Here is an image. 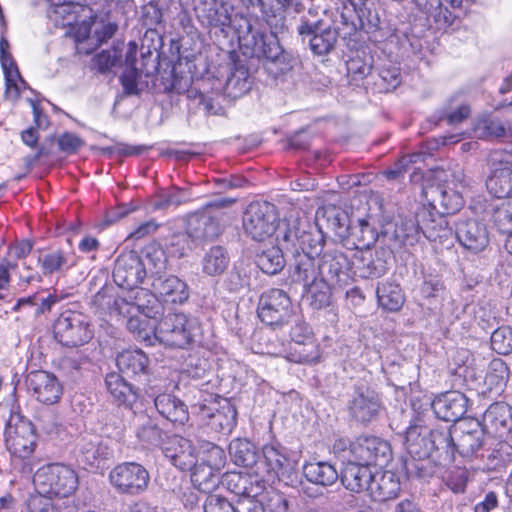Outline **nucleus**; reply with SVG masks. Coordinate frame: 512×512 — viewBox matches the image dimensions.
Returning <instances> with one entry per match:
<instances>
[{
    "instance_id": "nucleus-62",
    "label": "nucleus",
    "mask_w": 512,
    "mask_h": 512,
    "mask_svg": "<svg viewBox=\"0 0 512 512\" xmlns=\"http://www.w3.org/2000/svg\"><path fill=\"white\" fill-rule=\"evenodd\" d=\"M80 453L83 462L90 466H95L97 461L108 459L111 452L108 447L103 445L95 437V440L84 441L80 445Z\"/></svg>"
},
{
    "instance_id": "nucleus-42",
    "label": "nucleus",
    "mask_w": 512,
    "mask_h": 512,
    "mask_svg": "<svg viewBox=\"0 0 512 512\" xmlns=\"http://www.w3.org/2000/svg\"><path fill=\"white\" fill-rule=\"evenodd\" d=\"M400 83V68L391 63L382 64L376 71L373 70L371 81H367V84L372 85L377 93L390 92L396 89Z\"/></svg>"
},
{
    "instance_id": "nucleus-61",
    "label": "nucleus",
    "mask_w": 512,
    "mask_h": 512,
    "mask_svg": "<svg viewBox=\"0 0 512 512\" xmlns=\"http://www.w3.org/2000/svg\"><path fill=\"white\" fill-rule=\"evenodd\" d=\"M475 133L479 138H507L510 136V131L499 120L494 118H484L477 122L475 126Z\"/></svg>"
},
{
    "instance_id": "nucleus-50",
    "label": "nucleus",
    "mask_w": 512,
    "mask_h": 512,
    "mask_svg": "<svg viewBox=\"0 0 512 512\" xmlns=\"http://www.w3.org/2000/svg\"><path fill=\"white\" fill-rule=\"evenodd\" d=\"M256 264L265 274L276 275L283 270L286 260L280 247L271 246L256 255Z\"/></svg>"
},
{
    "instance_id": "nucleus-58",
    "label": "nucleus",
    "mask_w": 512,
    "mask_h": 512,
    "mask_svg": "<svg viewBox=\"0 0 512 512\" xmlns=\"http://www.w3.org/2000/svg\"><path fill=\"white\" fill-rule=\"evenodd\" d=\"M127 313L131 314L127 320V329L133 333L138 340L147 341L149 344H153L152 339H154L156 325L151 324V319L142 315H133L130 309Z\"/></svg>"
},
{
    "instance_id": "nucleus-39",
    "label": "nucleus",
    "mask_w": 512,
    "mask_h": 512,
    "mask_svg": "<svg viewBox=\"0 0 512 512\" xmlns=\"http://www.w3.org/2000/svg\"><path fill=\"white\" fill-rule=\"evenodd\" d=\"M430 205L438 210L439 214H454L463 206L461 194L446 186L431 187L427 192Z\"/></svg>"
},
{
    "instance_id": "nucleus-4",
    "label": "nucleus",
    "mask_w": 512,
    "mask_h": 512,
    "mask_svg": "<svg viewBox=\"0 0 512 512\" xmlns=\"http://www.w3.org/2000/svg\"><path fill=\"white\" fill-rule=\"evenodd\" d=\"M196 325L183 313H168L155 327L154 339L170 347L185 349L194 342Z\"/></svg>"
},
{
    "instance_id": "nucleus-64",
    "label": "nucleus",
    "mask_w": 512,
    "mask_h": 512,
    "mask_svg": "<svg viewBox=\"0 0 512 512\" xmlns=\"http://www.w3.org/2000/svg\"><path fill=\"white\" fill-rule=\"evenodd\" d=\"M491 347L500 355L512 353V327L501 326L495 329L491 335Z\"/></svg>"
},
{
    "instance_id": "nucleus-18",
    "label": "nucleus",
    "mask_w": 512,
    "mask_h": 512,
    "mask_svg": "<svg viewBox=\"0 0 512 512\" xmlns=\"http://www.w3.org/2000/svg\"><path fill=\"white\" fill-rule=\"evenodd\" d=\"M390 258L391 252L385 248L361 250L355 255V273L363 279L380 278L387 273Z\"/></svg>"
},
{
    "instance_id": "nucleus-12",
    "label": "nucleus",
    "mask_w": 512,
    "mask_h": 512,
    "mask_svg": "<svg viewBox=\"0 0 512 512\" xmlns=\"http://www.w3.org/2000/svg\"><path fill=\"white\" fill-rule=\"evenodd\" d=\"M205 425L217 433H230L236 425L237 411L227 400H214L209 404L199 403L193 405Z\"/></svg>"
},
{
    "instance_id": "nucleus-34",
    "label": "nucleus",
    "mask_w": 512,
    "mask_h": 512,
    "mask_svg": "<svg viewBox=\"0 0 512 512\" xmlns=\"http://www.w3.org/2000/svg\"><path fill=\"white\" fill-rule=\"evenodd\" d=\"M92 338L88 317L81 312L66 309V347H77Z\"/></svg>"
},
{
    "instance_id": "nucleus-44",
    "label": "nucleus",
    "mask_w": 512,
    "mask_h": 512,
    "mask_svg": "<svg viewBox=\"0 0 512 512\" xmlns=\"http://www.w3.org/2000/svg\"><path fill=\"white\" fill-rule=\"evenodd\" d=\"M316 216L317 218L321 216L326 220L328 228H330L341 240H345L349 236L351 221L348 214L343 209L329 204L318 209Z\"/></svg>"
},
{
    "instance_id": "nucleus-45",
    "label": "nucleus",
    "mask_w": 512,
    "mask_h": 512,
    "mask_svg": "<svg viewBox=\"0 0 512 512\" xmlns=\"http://www.w3.org/2000/svg\"><path fill=\"white\" fill-rule=\"evenodd\" d=\"M105 386L110 395L120 405L131 406L137 399V391L117 372L106 375Z\"/></svg>"
},
{
    "instance_id": "nucleus-49",
    "label": "nucleus",
    "mask_w": 512,
    "mask_h": 512,
    "mask_svg": "<svg viewBox=\"0 0 512 512\" xmlns=\"http://www.w3.org/2000/svg\"><path fill=\"white\" fill-rule=\"evenodd\" d=\"M191 471V481L194 487L201 492H211L220 482V471L209 467V465L202 464L198 460L193 465Z\"/></svg>"
},
{
    "instance_id": "nucleus-41",
    "label": "nucleus",
    "mask_w": 512,
    "mask_h": 512,
    "mask_svg": "<svg viewBox=\"0 0 512 512\" xmlns=\"http://www.w3.org/2000/svg\"><path fill=\"white\" fill-rule=\"evenodd\" d=\"M305 479L315 485L332 486L339 479V473L335 466L327 461L307 462L302 467Z\"/></svg>"
},
{
    "instance_id": "nucleus-16",
    "label": "nucleus",
    "mask_w": 512,
    "mask_h": 512,
    "mask_svg": "<svg viewBox=\"0 0 512 512\" xmlns=\"http://www.w3.org/2000/svg\"><path fill=\"white\" fill-rule=\"evenodd\" d=\"M381 410L378 394L366 386L355 387L348 403V412L353 420L367 424L375 420Z\"/></svg>"
},
{
    "instance_id": "nucleus-8",
    "label": "nucleus",
    "mask_w": 512,
    "mask_h": 512,
    "mask_svg": "<svg viewBox=\"0 0 512 512\" xmlns=\"http://www.w3.org/2000/svg\"><path fill=\"white\" fill-rule=\"evenodd\" d=\"M5 442L12 455L20 459L29 458L37 443L34 425L21 414H12L6 426Z\"/></svg>"
},
{
    "instance_id": "nucleus-47",
    "label": "nucleus",
    "mask_w": 512,
    "mask_h": 512,
    "mask_svg": "<svg viewBox=\"0 0 512 512\" xmlns=\"http://www.w3.org/2000/svg\"><path fill=\"white\" fill-rule=\"evenodd\" d=\"M303 289L308 295L310 306L313 309L320 310L331 305L333 291L338 287L319 278Z\"/></svg>"
},
{
    "instance_id": "nucleus-6",
    "label": "nucleus",
    "mask_w": 512,
    "mask_h": 512,
    "mask_svg": "<svg viewBox=\"0 0 512 512\" xmlns=\"http://www.w3.org/2000/svg\"><path fill=\"white\" fill-rule=\"evenodd\" d=\"M456 454L466 459L484 458L487 446V432L481 422L475 418H464L452 425Z\"/></svg>"
},
{
    "instance_id": "nucleus-36",
    "label": "nucleus",
    "mask_w": 512,
    "mask_h": 512,
    "mask_svg": "<svg viewBox=\"0 0 512 512\" xmlns=\"http://www.w3.org/2000/svg\"><path fill=\"white\" fill-rule=\"evenodd\" d=\"M228 451L235 465L248 468L255 475L261 452L254 443L245 438H236L230 442Z\"/></svg>"
},
{
    "instance_id": "nucleus-24",
    "label": "nucleus",
    "mask_w": 512,
    "mask_h": 512,
    "mask_svg": "<svg viewBox=\"0 0 512 512\" xmlns=\"http://www.w3.org/2000/svg\"><path fill=\"white\" fill-rule=\"evenodd\" d=\"M198 20L207 27L219 28L225 32L232 23L228 7L217 0H194Z\"/></svg>"
},
{
    "instance_id": "nucleus-3",
    "label": "nucleus",
    "mask_w": 512,
    "mask_h": 512,
    "mask_svg": "<svg viewBox=\"0 0 512 512\" xmlns=\"http://www.w3.org/2000/svg\"><path fill=\"white\" fill-rule=\"evenodd\" d=\"M242 223L245 234L259 242L270 238L281 228L276 206L266 201L250 203L244 212ZM278 240H281L280 234Z\"/></svg>"
},
{
    "instance_id": "nucleus-30",
    "label": "nucleus",
    "mask_w": 512,
    "mask_h": 512,
    "mask_svg": "<svg viewBox=\"0 0 512 512\" xmlns=\"http://www.w3.org/2000/svg\"><path fill=\"white\" fill-rule=\"evenodd\" d=\"M154 406L161 417L175 426H183L189 420L187 405L173 394H158L154 398Z\"/></svg>"
},
{
    "instance_id": "nucleus-40",
    "label": "nucleus",
    "mask_w": 512,
    "mask_h": 512,
    "mask_svg": "<svg viewBox=\"0 0 512 512\" xmlns=\"http://www.w3.org/2000/svg\"><path fill=\"white\" fill-rule=\"evenodd\" d=\"M401 489L399 476L392 471H384L373 475L370 496L378 502L394 499Z\"/></svg>"
},
{
    "instance_id": "nucleus-48",
    "label": "nucleus",
    "mask_w": 512,
    "mask_h": 512,
    "mask_svg": "<svg viewBox=\"0 0 512 512\" xmlns=\"http://www.w3.org/2000/svg\"><path fill=\"white\" fill-rule=\"evenodd\" d=\"M378 233L365 219H358L356 224L350 225L349 236L345 239L351 242L356 249H369L376 242Z\"/></svg>"
},
{
    "instance_id": "nucleus-11",
    "label": "nucleus",
    "mask_w": 512,
    "mask_h": 512,
    "mask_svg": "<svg viewBox=\"0 0 512 512\" xmlns=\"http://www.w3.org/2000/svg\"><path fill=\"white\" fill-rule=\"evenodd\" d=\"M289 335L294 343L290 348L287 359L295 363L311 364L319 359L317 345L312 337L309 327L296 314L293 315Z\"/></svg>"
},
{
    "instance_id": "nucleus-22",
    "label": "nucleus",
    "mask_w": 512,
    "mask_h": 512,
    "mask_svg": "<svg viewBox=\"0 0 512 512\" xmlns=\"http://www.w3.org/2000/svg\"><path fill=\"white\" fill-rule=\"evenodd\" d=\"M151 288L159 298L171 304H183L189 299V287L175 275L163 273L151 279Z\"/></svg>"
},
{
    "instance_id": "nucleus-63",
    "label": "nucleus",
    "mask_w": 512,
    "mask_h": 512,
    "mask_svg": "<svg viewBox=\"0 0 512 512\" xmlns=\"http://www.w3.org/2000/svg\"><path fill=\"white\" fill-rule=\"evenodd\" d=\"M347 73L353 81L363 80L368 78L371 81L373 74L372 57H360L359 55L352 57L346 63Z\"/></svg>"
},
{
    "instance_id": "nucleus-31",
    "label": "nucleus",
    "mask_w": 512,
    "mask_h": 512,
    "mask_svg": "<svg viewBox=\"0 0 512 512\" xmlns=\"http://www.w3.org/2000/svg\"><path fill=\"white\" fill-rule=\"evenodd\" d=\"M291 256L290 278L293 283L301 284L304 288L320 278V262L317 256L305 253Z\"/></svg>"
},
{
    "instance_id": "nucleus-19",
    "label": "nucleus",
    "mask_w": 512,
    "mask_h": 512,
    "mask_svg": "<svg viewBox=\"0 0 512 512\" xmlns=\"http://www.w3.org/2000/svg\"><path fill=\"white\" fill-rule=\"evenodd\" d=\"M122 304L136 309L142 316L156 320L163 313V306L159 296L152 290L136 287L128 294L115 301V305L122 311Z\"/></svg>"
},
{
    "instance_id": "nucleus-35",
    "label": "nucleus",
    "mask_w": 512,
    "mask_h": 512,
    "mask_svg": "<svg viewBox=\"0 0 512 512\" xmlns=\"http://www.w3.org/2000/svg\"><path fill=\"white\" fill-rule=\"evenodd\" d=\"M61 468V465L53 464L43 467L35 473L33 481L39 489V495L62 498L64 483L60 478Z\"/></svg>"
},
{
    "instance_id": "nucleus-56",
    "label": "nucleus",
    "mask_w": 512,
    "mask_h": 512,
    "mask_svg": "<svg viewBox=\"0 0 512 512\" xmlns=\"http://www.w3.org/2000/svg\"><path fill=\"white\" fill-rule=\"evenodd\" d=\"M193 241L188 232H174L164 239V249L172 258H182L193 248Z\"/></svg>"
},
{
    "instance_id": "nucleus-46",
    "label": "nucleus",
    "mask_w": 512,
    "mask_h": 512,
    "mask_svg": "<svg viewBox=\"0 0 512 512\" xmlns=\"http://www.w3.org/2000/svg\"><path fill=\"white\" fill-rule=\"evenodd\" d=\"M229 263L230 256L226 248L215 245L202 258V272L211 277L220 276L227 270Z\"/></svg>"
},
{
    "instance_id": "nucleus-1",
    "label": "nucleus",
    "mask_w": 512,
    "mask_h": 512,
    "mask_svg": "<svg viewBox=\"0 0 512 512\" xmlns=\"http://www.w3.org/2000/svg\"><path fill=\"white\" fill-rule=\"evenodd\" d=\"M256 7L260 8L262 18L270 28V33L255 31L251 23L245 19V30L242 26L240 27L239 39L246 47H251L253 55L265 59L266 71L277 78L289 72L293 67L291 54L284 50L277 37L279 33L287 31L285 11L263 0L257 2Z\"/></svg>"
},
{
    "instance_id": "nucleus-14",
    "label": "nucleus",
    "mask_w": 512,
    "mask_h": 512,
    "mask_svg": "<svg viewBox=\"0 0 512 512\" xmlns=\"http://www.w3.org/2000/svg\"><path fill=\"white\" fill-rule=\"evenodd\" d=\"M354 458L366 466H385L392 457L390 444L378 437L363 436L351 444Z\"/></svg>"
},
{
    "instance_id": "nucleus-17",
    "label": "nucleus",
    "mask_w": 512,
    "mask_h": 512,
    "mask_svg": "<svg viewBox=\"0 0 512 512\" xmlns=\"http://www.w3.org/2000/svg\"><path fill=\"white\" fill-rule=\"evenodd\" d=\"M455 236L466 250L477 254L484 251L490 242L485 223L477 219H459L454 223Z\"/></svg>"
},
{
    "instance_id": "nucleus-7",
    "label": "nucleus",
    "mask_w": 512,
    "mask_h": 512,
    "mask_svg": "<svg viewBox=\"0 0 512 512\" xmlns=\"http://www.w3.org/2000/svg\"><path fill=\"white\" fill-rule=\"evenodd\" d=\"M280 236V243L288 254L305 253L319 256L322 251L324 239L320 232L307 230L305 225L297 220L284 224V228H280Z\"/></svg>"
},
{
    "instance_id": "nucleus-52",
    "label": "nucleus",
    "mask_w": 512,
    "mask_h": 512,
    "mask_svg": "<svg viewBox=\"0 0 512 512\" xmlns=\"http://www.w3.org/2000/svg\"><path fill=\"white\" fill-rule=\"evenodd\" d=\"M123 48L124 43L117 42L114 43L111 48L102 50L92 58L90 69L97 71L100 74L110 72L111 69L120 61Z\"/></svg>"
},
{
    "instance_id": "nucleus-54",
    "label": "nucleus",
    "mask_w": 512,
    "mask_h": 512,
    "mask_svg": "<svg viewBox=\"0 0 512 512\" xmlns=\"http://www.w3.org/2000/svg\"><path fill=\"white\" fill-rule=\"evenodd\" d=\"M509 379V368L507 364L500 358H494L490 361L484 384L489 391L499 392L506 386Z\"/></svg>"
},
{
    "instance_id": "nucleus-29",
    "label": "nucleus",
    "mask_w": 512,
    "mask_h": 512,
    "mask_svg": "<svg viewBox=\"0 0 512 512\" xmlns=\"http://www.w3.org/2000/svg\"><path fill=\"white\" fill-rule=\"evenodd\" d=\"M149 358L140 349H127L118 353L116 365L119 371L128 378L141 380L149 374Z\"/></svg>"
},
{
    "instance_id": "nucleus-53",
    "label": "nucleus",
    "mask_w": 512,
    "mask_h": 512,
    "mask_svg": "<svg viewBox=\"0 0 512 512\" xmlns=\"http://www.w3.org/2000/svg\"><path fill=\"white\" fill-rule=\"evenodd\" d=\"M379 305L387 311L396 312L401 309L404 303L402 289L397 284L383 283L376 289Z\"/></svg>"
},
{
    "instance_id": "nucleus-21",
    "label": "nucleus",
    "mask_w": 512,
    "mask_h": 512,
    "mask_svg": "<svg viewBox=\"0 0 512 512\" xmlns=\"http://www.w3.org/2000/svg\"><path fill=\"white\" fill-rule=\"evenodd\" d=\"M431 406L438 419L456 424L464 419L468 398L459 391H448L436 397Z\"/></svg>"
},
{
    "instance_id": "nucleus-2",
    "label": "nucleus",
    "mask_w": 512,
    "mask_h": 512,
    "mask_svg": "<svg viewBox=\"0 0 512 512\" xmlns=\"http://www.w3.org/2000/svg\"><path fill=\"white\" fill-rule=\"evenodd\" d=\"M297 32L308 43L311 51L316 55H327L338 41V30L328 23L318 9H309L304 13L297 26Z\"/></svg>"
},
{
    "instance_id": "nucleus-20",
    "label": "nucleus",
    "mask_w": 512,
    "mask_h": 512,
    "mask_svg": "<svg viewBox=\"0 0 512 512\" xmlns=\"http://www.w3.org/2000/svg\"><path fill=\"white\" fill-rule=\"evenodd\" d=\"M165 457L182 471L191 470L198 460L196 449L191 440L180 435H171L161 448Z\"/></svg>"
},
{
    "instance_id": "nucleus-57",
    "label": "nucleus",
    "mask_w": 512,
    "mask_h": 512,
    "mask_svg": "<svg viewBox=\"0 0 512 512\" xmlns=\"http://www.w3.org/2000/svg\"><path fill=\"white\" fill-rule=\"evenodd\" d=\"M512 445L506 441L497 442L494 447L484 450V458L487 459V468L496 470L511 461Z\"/></svg>"
},
{
    "instance_id": "nucleus-38",
    "label": "nucleus",
    "mask_w": 512,
    "mask_h": 512,
    "mask_svg": "<svg viewBox=\"0 0 512 512\" xmlns=\"http://www.w3.org/2000/svg\"><path fill=\"white\" fill-rule=\"evenodd\" d=\"M260 452L261 457L255 468V476L260 481H270L284 469L287 458L273 446H265Z\"/></svg>"
},
{
    "instance_id": "nucleus-5",
    "label": "nucleus",
    "mask_w": 512,
    "mask_h": 512,
    "mask_svg": "<svg viewBox=\"0 0 512 512\" xmlns=\"http://www.w3.org/2000/svg\"><path fill=\"white\" fill-rule=\"evenodd\" d=\"M257 313L260 320L274 330H282L292 320L295 314L288 294L272 288L260 296Z\"/></svg>"
},
{
    "instance_id": "nucleus-25",
    "label": "nucleus",
    "mask_w": 512,
    "mask_h": 512,
    "mask_svg": "<svg viewBox=\"0 0 512 512\" xmlns=\"http://www.w3.org/2000/svg\"><path fill=\"white\" fill-rule=\"evenodd\" d=\"M136 54L137 46L130 43L125 55L126 68L120 77L123 93L126 96H139L149 87L148 78H145L144 74L139 71Z\"/></svg>"
},
{
    "instance_id": "nucleus-43",
    "label": "nucleus",
    "mask_w": 512,
    "mask_h": 512,
    "mask_svg": "<svg viewBox=\"0 0 512 512\" xmlns=\"http://www.w3.org/2000/svg\"><path fill=\"white\" fill-rule=\"evenodd\" d=\"M142 254L143 257L141 259L145 264L147 274L150 273V280L157 275L165 273L168 266L169 255L163 245L153 241L143 248Z\"/></svg>"
},
{
    "instance_id": "nucleus-33",
    "label": "nucleus",
    "mask_w": 512,
    "mask_h": 512,
    "mask_svg": "<svg viewBox=\"0 0 512 512\" xmlns=\"http://www.w3.org/2000/svg\"><path fill=\"white\" fill-rule=\"evenodd\" d=\"M342 485L353 493L370 490L373 474L368 466L361 462H348L339 474Z\"/></svg>"
},
{
    "instance_id": "nucleus-59",
    "label": "nucleus",
    "mask_w": 512,
    "mask_h": 512,
    "mask_svg": "<svg viewBox=\"0 0 512 512\" xmlns=\"http://www.w3.org/2000/svg\"><path fill=\"white\" fill-rule=\"evenodd\" d=\"M453 230L449 226L448 220L440 214L436 219H430L423 225V235L430 241H439L448 239L452 236Z\"/></svg>"
},
{
    "instance_id": "nucleus-55",
    "label": "nucleus",
    "mask_w": 512,
    "mask_h": 512,
    "mask_svg": "<svg viewBox=\"0 0 512 512\" xmlns=\"http://www.w3.org/2000/svg\"><path fill=\"white\" fill-rule=\"evenodd\" d=\"M251 88L248 70L244 66L236 67L228 77L224 94L230 99H238L245 95Z\"/></svg>"
},
{
    "instance_id": "nucleus-15",
    "label": "nucleus",
    "mask_w": 512,
    "mask_h": 512,
    "mask_svg": "<svg viewBox=\"0 0 512 512\" xmlns=\"http://www.w3.org/2000/svg\"><path fill=\"white\" fill-rule=\"evenodd\" d=\"M320 278L340 288L347 286L351 281V263L348 257L339 250L324 252L319 258Z\"/></svg>"
},
{
    "instance_id": "nucleus-10",
    "label": "nucleus",
    "mask_w": 512,
    "mask_h": 512,
    "mask_svg": "<svg viewBox=\"0 0 512 512\" xmlns=\"http://www.w3.org/2000/svg\"><path fill=\"white\" fill-rule=\"evenodd\" d=\"M491 176L486 185L497 198L512 197V154L504 150H493L487 158Z\"/></svg>"
},
{
    "instance_id": "nucleus-60",
    "label": "nucleus",
    "mask_w": 512,
    "mask_h": 512,
    "mask_svg": "<svg viewBox=\"0 0 512 512\" xmlns=\"http://www.w3.org/2000/svg\"><path fill=\"white\" fill-rule=\"evenodd\" d=\"M192 194L189 189L173 187L167 193L161 194L152 204L155 210H165L170 207H178L179 205L190 201Z\"/></svg>"
},
{
    "instance_id": "nucleus-28",
    "label": "nucleus",
    "mask_w": 512,
    "mask_h": 512,
    "mask_svg": "<svg viewBox=\"0 0 512 512\" xmlns=\"http://www.w3.org/2000/svg\"><path fill=\"white\" fill-rule=\"evenodd\" d=\"M187 232L193 243L198 245L216 239L221 234V226L215 216L203 211L189 218Z\"/></svg>"
},
{
    "instance_id": "nucleus-23",
    "label": "nucleus",
    "mask_w": 512,
    "mask_h": 512,
    "mask_svg": "<svg viewBox=\"0 0 512 512\" xmlns=\"http://www.w3.org/2000/svg\"><path fill=\"white\" fill-rule=\"evenodd\" d=\"M26 385L40 402L50 405L60 400L62 387L56 378L46 371L29 372L26 376Z\"/></svg>"
},
{
    "instance_id": "nucleus-51",
    "label": "nucleus",
    "mask_w": 512,
    "mask_h": 512,
    "mask_svg": "<svg viewBox=\"0 0 512 512\" xmlns=\"http://www.w3.org/2000/svg\"><path fill=\"white\" fill-rule=\"evenodd\" d=\"M421 233L423 234V225L416 218H402L395 224L392 238L399 245H413Z\"/></svg>"
},
{
    "instance_id": "nucleus-9",
    "label": "nucleus",
    "mask_w": 512,
    "mask_h": 512,
    "mask_svg": "<svg viewBox=\"0 0 512 512\" xmlns=\"http://www.w3.org/2000/svg\"><path fill=\"white\" fill-rule=\"evenodd\" d=\"M109 481L118 493L138 496L148 489L150 474L140 463L124 462L110 471Z\"/></svg>"
},
{
    "instance_id": "nucleus-37",
    "label": "nucleus",
    "mask_w": 512,
    "mask_h": 512,
    "mask_svg": "<svg viewBox=\"0 0 512 512\" xmlns=\"http://www.w3.org/2000/svg\"><path fill=\"white\" fill-rule=\"evenodd\" d=\"M405 447L411 458L430 459V429L421 425H411L405 431Z\"/></svg>"
},
{
    "instance_id": "nucleus-26",
    "label": "nucleus",
    "mask_w": 512,
    "mask_h": 512,
    "mask_svg": "<svg viewBox=\"0 0 512 512\" xmlns=\"http://www.w3.org/2000/svg\"><path fill=\"white\" fill-rule=\"evenodd\" d=\"M455 438L452 425L447 429L430 430V459L445 466L455 460Z\"/></svg>"
},
{
    "instance_id": "nucleus-27",
    "label": "nucleus",
    "mask_w": 512,
    "mask_h": 512,
    "mask_svg": "<svg viewBox=\"0 0 512 512\" xmlns=\"http://www.w3.org/2000/svg\"><path fill=\"white\" fill-rule=\"evenodd\" d=\"M482 426L487 433L503 437L512 431V408L504 402L491 404L483 414Z\"/></svg>"
},
{
    "instance_id": "nucleus-32",
    "label": "nucleus",
    "mask_w": 512,
    "mask_h": 512,
    "mask_svg": "<svg viewBox=\"0 0 512 512\" xmlns=\"http://www.w3.org/2000/svg\"><path fill=\"white\" fill-rule=\"evenodd\" d=\"M135 436L145 447H163L169 435L151 416L141 413L136 416Z\"/></svg>"
},
{
    "instance_id": "nucleus-13",
    "label": "nucleus",
    "mask_w": 512,
    "mask_h": 512,
    "mask_svg": "<svg viewBox=\"0 0 512 512\" xmlns=\"http://www.w3.org/2000/svg\"><path fill=\"white\" fill-rule=\"evenodd\" d=\"M146 276L145 264L136 252L122 253L115 260L113 279L119 287L133 290L143 282Z\"/></svg>"
}]
</instances>
